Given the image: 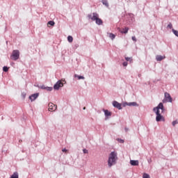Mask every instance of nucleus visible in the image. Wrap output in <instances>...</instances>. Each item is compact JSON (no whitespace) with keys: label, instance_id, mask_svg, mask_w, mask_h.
<instances>
[{"label":"nucleus","instance_id":"obj_1","mask_svg":"<svg viewBox=\"0 0 178 178\" xmlns=\"http://www.w3.org/2000/svg\"><path fill=\"white\" fill-rule=\"evenodd\" d=\"M154 111L156 115V121H157V122L165 121V117L163 115V113L165 111L163 103H159L157 107H154Z\"/></svg>","mask_w":178,"mask_h":178},{"label":"nucleus","instance_id":"obj_2","mask_svg":"<svg viewBox=\"0 0 178 178\" xmlns=\"http://www.w3.org/2000/svg\"><path fill=\"white\" fill-rule=\"evenodd\" d=\"M118 159V153L116 152H111L108 160V166L112 167V165L115 164Z\"/></svg>","mask_w":178,"mask_h":178},{"label":"nucleus","instance_id":"obj_3","mask_svg":"<svg viewBox=\"0 0 178 178\" xmlns=\"http://www.w3.org/2000/svg\"><path fill=\"white\" fill-rule=\"evenodd\" d=\"M88 18H90L92 21H95L97 25H102L103 21L100 18H99V15L97 13H93V14H90L88 15Z\"/></svg>","mask_w":178,"mask_h":178},{"label":"nucleus","instance_id":"obj_4","mask_svg":"<svg viewBox=\"0 0 178 178\" xmlns=\"http://www.w3.org/2000/svg\"><path fill=\"white\" fill-rule=\"evenodd\" d=\"M10 58H11V60H14L15 61L18 60V58H19V50H14L13 51V54H12Z\"/></svg>","mask_w":178,"mask_h":178},{"label":"nucleus","instance_id":"obj_5","mask_svg":"<svg viewBox=\"0 0 178 178\" xmlns=\"http://www.w3.org/2000/svg\"><path fill=\"white\" fill-rule=\"evenodd\" d=\"M167 102H172V99L170 95V93H168V92H165V99L163 100V103H166Z\"/></svg>","mask_w":178,"mask_h":178},{"label":"nucleus","instance_id":"obj_6","mask_svg":"<svg viewBox=\"0 0 178 178\" xmlns=\"http://www.w3.org/2000/svg\"><path fill=\"white\" fill-rule=\"evenodd\" d=\"M63 85L64 83L63 82H62V81H58V82H56V83L54 85V88L56 90H58V89H60V88H62Z\"/></svg>","mask_w":178,"mask_h":178},{"label":"nucleus","instance_id":"obj_7","mask_svg":"<svg viewBox=\"0 0 178 178\" xmlns=\"http://www.w3.org/2000/svg\"><path fill=\"white\" fill-rule=\"evenodd\" d=\"M57 108V106L54 104V103H49V111H55Z\"/></svg>","mask_w":178,"mask_h":178},{"label":"nucleus","instance_id":"obj_8","mask_svg":"<svg viewBox=\"0 0 178 178\" xmlns=\"http://www.w3.org/2000/svg\"><path fill=\"white\" fill-rule=\"evenodd\" d=\"M38 96L39 93H34L33 95L29 96V99L31 102H34L35 100H36V99H38Z\"/></svg>","mask_w":178,"mask_h":178},{"label":"nucleus","instance_id":"obj_9","mask_svg":"<svg viewBox=\"0 0 178 178\" xmlns=\"http://www.w3.org/2000/svg\"><path fill=\"white\" fill-rule=\"evenodd\" d=\"M113 106L114 107H116V108H118V110H121L122 109V104L120 103H119L118 102H113Z\"/></svg>","mask_w":178,"mask_h":178},{"label":"nucleus","instance_id":"obj_10","mask_svg":"<svg viewBox=\"0 0 178 178\" xmlns=\"http://www.w3.org/2000/svg\"><path fill=\"white\" fill-rule=\"evenodd\" d=\"M130 163L131 165H139V161L138 160H131Z\"/></svg>","mask_w":178,"mask_h":178},{"label":"nucleus","instance_id":"obj_11","mask_svg":"<svg viewBox=\"0 0 178 178\" xmlns=\"http://www.w3.org/2000/svg\"><path fill=\"white\" fill-rule=\"evenodd\" d=\"M164 58H165V56H156V60L157 61H162V60H163Z\"/></svg>","mask_w":178,"mask_h":178},{"label":"nucleus","instance_id":"obj_12","mask_svg":"<svg viewBox=\"0 0 178 178\" xmlns=\"http://www.w3.org/2000/svg\"><path fill=\"white\" fill-rule=\"evenodd\" d=\"M104 112L106 117L112 115V113H111V111H109L108 110H104Z\"/></svg>","mask_w":178,"mask_h":178},{"label":"nucleus","instance_id":"obj_13","mask_svg":"<svg viewBox=\"0 0 178 178\" xmlns=\"http://www.w3.org/2000/svg\"><path fill=\"white\" fill-rule=\"evenodd\" d=\"M10 178H19V174L17 172H13V174L10 177Z\"/></svg>","mask_w":178,"mask_h":178},{"label":"nucleus","instance_id":"obj_14","mask_svg":"<svg viewBox=\"0 0 178 178\" xmlns=\"http://www.w3.org/2000/svg\"><path fill=\"white\" fill-rule=\"evenodd\" d=\"M42 89H45L46 90H48V91H49V92H51V90H52V89H53V88H49V87H48V86H42Z\"/></svg>","mask_w":178,"mask_h":178},{"label":"nucleus","instance_id":"obj_15","mask_svg":"<svg viewBox=\"0 0 178 178\" xmlns=\"http://www.w3.org/2000/svg\"><path fill=\"white\" fill-rule=\"evenodd\" d=\"M129 30V28H124V29H122V31H120V32L121 33H128Z\"/></svg>","mask_w":178,"mask_h":178},{"label":"nucleus","instance_id":"obj_16","mask_svg":"<svg viewBox=\"0 0 178 178\" xmlns=\"http://www.w3.org/2000/svg\"><path fill=\"white\" fill-rule=\"evenodd\" d=\"M108 36H109V38L112 40H113L114 39H115V35H114V33H109L108 34Z\"/></svg>","mask_w":178,"mask_h":178},{"label":"nucleus","instance_id":"obj_17","mask_svg":"<svg viewBox=\"0 0 178 178\" xmlns=\"http://www.w3.org/2000/svg\"><path fill=\"white\" fill-rule=\"evenodd\" d=\"M102 3L104 4V6H106V7H109V4L107 0H103Z\"/></svg>","mask_w":178,"mask_h":178},{"label":"nucleus","instance_id":"obj_18","mask_svg":"<svg viewBox=\"0 0 178 178\" xmlns=\"http://www.w3.org/2000/svg\"><path fill=\"white\" fill-rule=\"evenodd\" d=\"M143 178H151L149 174H147L146 172L143 173Z\"/></svg>","mask_w":178,"mask_h":178},{"label":"nucleus","instance_id":"obj_19","mask_svg":"<svg viewBox=\"0 0 178 178\" xmlns=\"http://www.w3.org/2000/svg\"><path fill=\"white\" fill-rule=\"evenodd\" d=\"M74 76L75 78H78V79H85L84 76H82L81 75L75 74Z\"/></svg>","mask_w":178,"mask_h":178},{"label":"nucleus","instance_id":"obj_20","mask_svg":"<svg viewBox=\"0 0 178 178\" xmlns=\"http://www.w3.org/2000/svg\"><path fill=\"white\" fill-rule=\"evenodd\" d=\"M49 25H51V26H54V25H55L54 21H49L48 22V26H49Z\"/></svg>","mask_w":178,"mask_h":178},{"label":"nucleus","instance_id":"obj_21","mask_svg":"<svg viewBox=\"0 0 178 178\" xmlns=\"http://www.w3.org/2000/svg\"><path fill=\"white\" fill-rule=\"evenodd\" d=\"M67 40H68V42H70V43H72L73 42L72 36H68L67 37Z\"/></svg>","mask_w":178,"mask_h":178},{"label":"nucleus","instance_id":"obj_22","mask_svg":"<svg viewBox=\"0 0 178 178\" xmlns=\"http://www.w3.org/2000/svg\"><path fill=\"white\" fill-rule=\"evenodd\" d=\"M125 60L127 61H130V63H132L133 60L130 57H125Z\"/></svg>","mask_w":178,"mask_h":178},{"label":"nucleus","instance_id":"obj_23","mask_svg":"<svg viewBox=\"0 0 178 178\" xmlns=\"http://www.w3.org/2000/svg\"><path fill=\"white\" fill-rule=\"evenodd\" d=\"M128 106H137V103L135 102L132 103H128Z\"/></svg>","mask_w":178,"mask_h":178},{"label":"nucleus","instance_id":"obj_24","mask_svg":"<svg viewBox=\"0 0 178 178\" xmlns=\"http://www.w3.org/2000/svg\"><path fill=\"white\" fill-rule=\"evenodd\" d=\"M172 32L175 35V36H177L178 38V31H175V29H172Z\"/></svg>","mask_w":178,"mask_h":178},{"label":"nucleus","instance_id":"obj_25","mask_svg":"<svg viewBox=\"0 0 178 178\" xmlns=\"http://www.w3.org/2000/svg\"><path fill=\"white\" fill-rule=\"evenodd\" d=\"M3 70L4 71V72H8V67H3Z\"/></svg>","mask_w":178,"mask_h":178},{"label":"nucleus","instance_id":"obj_26","mask_svg":"<svg viewBox=\"0 0 178 178\" xmlns=\"http://www.w3.org/2000/svg\"><path fill=\"white\" fill-rule=\"evenodd\" d=\"M168 28H169L170 29H172V28H173V25L172 24H168Z\"/></svg>","mask_w":178,"mask_h":178},{"label":"nucleus","instance_id":"obj_27","mask_svg":"<svg viewBox=\"0 0 178 178\" xmlns=\"http://www.w3.org/2000/svg\"><path fill=\"white\" fill-rule=\"evenodd\" d=\"M132 40H134V42H137L136 36H132Z\"/></svg>","mask_w":178,"mask_h":178},{"label":"nucleus","instance_id":"obj_28","mask_svg":"<svg viewBox=\"0 0 178 178\" xmlns=\"http://www.w3.org/2000/svg\"><path fill=\"white\" fill-rule=\"evenodd\" d=\"M176 124H178V121H173L172 122V125L175 127Z\"/></svg>","mask_w":178,"mask_h":178},{"label":"nucleus","instance_id":"obj_29","mask_svg":"<svg viewBox=\"0 0 178 178\" xmlns=\"http://www.w3.org/2000/svg\"><path fill=\"white\" fill-rule=\"evenodd\" d=\"M127 65H128V63L127 61H125L124 63H123V66L124 67H127Z\"/></svg>","mask_w":178,"mask_h":178},{"label":"nucleus","instance_id":"obj_30","mask_svg":"<svg viewBox=\"0 0 178 178\" xmlns=\"http://www.w3.org/2000/svg\"><path fill=\"white\" fill-rule=\"evenodd\" d=\"M83 153H88V150L87 149H83Z\"/></svg>","mask_w":178,"mask_h":178},{"label":"nucleus","instance_id":"obj_31","mask_svg":"<svg viewBox=\"0 0 178 178\" xmlns=\"http://www.w3.org/2000/svg\"><path fill=\"white\" fill-rule=\"evenodd\" d=\"M119 141L120 142V143H124V140L123 139H120Z\"/></svg>","mask_w":178,"mask_h":178},{"label":"nucleus","instance_id":"obj_32","mask_svg":"<svg viewBox=\"0 0 178 178\" xmlns=\"http://www.w3.org/2000/svg\"><path fill=\"white\" fill-rule=\"evenodd\" d=\"M63 152H67V149H63Z\"/></svg>","mask_w":178,"mask_h":178},{"label":"nucleus","instance_id":"obj_33","mask_svg":"<svg viewBox=\"0 0 178 178\" xmlns=\"http://www.w3.org/2000/svg\"><path fill=\"white\" fill-rule=\"evenodd\" d=\"M83 110H86V107H83Z\"/></svg>","mask_w":178,"mask_h":178}]
</instances>
